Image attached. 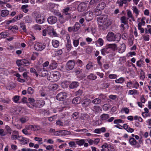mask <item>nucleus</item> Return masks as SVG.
Segmentation results:
<instances>
[{
	"mask_svg": "<svg viewBox=\"0 0 151 151\" xmlns=\"http://www.w3.org/2000/svg\"><path fill=\"white\" fill-rule=\"evenodd\" d=\"M92 67V62H90L86 66V68L87 69L89 70Z\"/></svg>",
	"mask_w": 151,
	"mask_h": 151,
	"instance_id": "nucleus-63",
	"label": "nucleus"
},
{
	"mask_svg": "<svg viewBox=\"0 0 151 151\" xmlns=\"http://www.w3.org/2000/svg\"><path fill=\"white\" fill-rule=\"evenodd\" d=\"M144 63L143 60H140L137 61V65L138 67L140 68L144 65Z\"/></svg>",
	"mask_w": 151,
	"mask_h": 151,
	"instance_id": "nucleus-29",
	"label": "nucleus"
},
{
	"mask_svg": "<svg viewBox=\"0 0 151 151\" xmlns=\"http://www.w3.org/2000/svg\"><path fill=\"white\" fill-rule=\"evenodd\" d=\"M45 104L44 102L42 101L38 100L37 101V104L38 106L39 107H41L43 106Z\"/></svg>",
	"mask_w": 151,
	"mask_h": 151,
	"instance_id": "nucleus-50",
	"label": "nucleus"
},
{
	"mask_svg": "<svg viewBox=\"0 0 151 151\" xmlns=\"http://www.w3.org/2000/svg\"><path fill=\"white\" fill-rule=\"evenodd\" d=\"M142 37L144 40L145 41H148L150 40L149 36L148 35H143Z\"/></svg>",
	"mask_w": 151,
	"mask_h": 151,
	"instance_id": "nucleus-58",
	"label": "nucleus"
},
{
	"mask_svg": "<svg viewBox=\"0 0 151 151\" xmlns=\"http://www.w3.org/2000/svg\"><path fill=\"white\" fill-rule=\"evenodd\" d=\"M45 46L40 43H37L34 45V49L36 50L40 51L45 48Z\"/></svg>",
	"mask_w": 151,
	"mask_h": 151,
	"instance_id": "nucleus-4",
	"label": "nucleus"
},
{
	"mask_svg": "<svg viewBox=\"0 0 151 151\" xmlns=\"http://www.w3.org/2000/svg\"><path fill=\"white\" fill-rule=\"evenodd\" d=\"M93 109L96 111H101V109L100 106H95L93 107Z\"/></svg>",
	"mask_w": 151,
	"mask_h": 151,
	"instance_id": "nucleus-55",
	"label": "nucleus"
},
{
	"mask_svg": "<svg viewBox=\"0 0 151 151\" xmlns=\"http://www.w3.org/2000/svg\"><path fill=\"white\" fill-rule=\"evenodd\" d=\"M8 33L6 32H2L0 33V39L5 38L8 35Z\"/></svg>",
	"mask_w": 151,
	"mask_h": 151,
	"instance_id": "nucleus-30",
	"label": "nucleus"
},
{
	"mask_svg": "<svg viewBox=\"0 0 151 151\" xmlns=\"http://www.w3.org/2000/svg\"><path fill=\"white\" fill-rule=\"evenodd\" d=\"M34 28L36 30H41V26L40 25L36 24L34 26Z\"/></svg>",
	"mask_w": 151,
	"mask_h": 151,
	"instance_id": "nucleus-45",
	"label": "nucleus"
},
{
	"mask_svg": "<svg viewBox=\"0 0 151 151\" xmlns=\"http://www.w3.org/2000/svg\"><path fill=\"white\" fill-rule=\"evenodd\" d=\"M32 129V131H36L39 130L41 128L39 126L33 125Z\"/></svg>",
	"mask_w": 151,
	"mask_h": 151,
	"instance_id": "nucleus-42",
	"label": "nucleus"
},
{
	"mask_svg": "<svg viewBox=\"0 0 151 151\" xmlns=\"http://www.w3.org/2000/svg\"><path fill=\"white\" fill-rule=\"evenodd\" d=\"M125 79V78L121 77L118 79L115 80V81L116 83H122L124 81Z\"/></svg>",
	"mask_w": 151,
	"mask_h": 151,
	"instance_id": "nucleus-28",
	"label": "nucleus"
},
{
	"mask_svg": "<svg viewBox=\"0 0 151 151\" xmlns=\"http://www.w3.org/2000/svg\"><path fill=\"white\" fill-rule=\"evenodd\" d=\"M11 101V100L9 98L6 99H1V101L6 104H9Z\"/></svg>",
	"mask_w": 151,
	"mask_h": 151,
	"instance_id": "nucleus-51",
	"label": "nucleus"
},
{
	"mask_svg": "<svg viewBox=\"0 0 151 151\" xmlns=\"http://www.w3.org/2000/svg\"><path fill=\"white\" fill-rule=\"evenodd\" d=\"M47 80L50 81L52 82H55V79H54L55 78L52 73V74L50 73V74H48L47 75Z\"/></svg>",
	"mask_w": 151,
	"mask_h": 151,
	"instance_id": "nucleus-18",
	"label": "nucleus"
},
{
	"mask_svg": "<svg viewBox=\"0 0 151 151\" xmlns=\"http://www.w3.org/2000/svg\"><path fill=\"white\" fill-rule=\"evenodd\" d=\"M126 49L125 45L124 43L122 44L119 49V52L121 53H122L125 51Z\"/></svg>",
	"mask_w": 151,
	"mask_h": 151,
	"instance_id": "nucleus-17",
	"label": "nucleus"
},
{
	"mask_svg": "<svg viewBox=\"0 0 151 151\" xmlns=\"http://www.w3.org/2000/svg\"><path fill=\"white\" fill-rule=\"evenodd\" d=\"M35 20L37 23L42 24L45 22V19L44 17L42 16L41 14H39L36 15Z\"/></svg>",
	"mask_w": 151,
	"mask_h": 151,
	"instance_id": "nucleus-3",
	"label": "nucleus"
},
{
	"mask_svg": "<svg viewBox=\"0 0 151 151\" xmlns=\"http://www.w3.org/2000/svg\"><path fill=\"white\" fill-rule=\"evenodd\" d=\"M82 69L80 68H78L76 69V75L82 74Z\"/></svg>",
	"mask_w": 151,
	"mask_h": 151,
	"instance_id": "nucleus-52",
	"label": "nucleus"
},
{
	"mask_svg": "<svg viewBox=\"0 0 151 151\" xmlns=\"http://www.w3.org/2000/svg\"><path fill=\"white\" fill-rule=\"evenodd\" d=\"M86 20L88 21L91 20L93 17V13L92 12H87L85 15Z\"/></svg>",
	"mask_w": 151,
	"mask_h": 151,
	"instance_id": "nucleus-11",
	"label": "nucleus"
},
{
	"mask_svg": "<svg viewBox=\"0 0 151 151\" xmlns=\"http://www.w3.org/2000/svg\"><path fill=\"white\" fill-rule=\"evenodd\" d=\"M8 29L10 30L15 29L17 30L18 29V27L16 25H14L12 26H10L8 28Z\"/></svg>",
	"mask_w": 151,
	"mask_h": 151,
	"instance_id": "nucleus-61",
	"label": "nucleus"
},
{
	"mask_svg": "<svg viewBox=\"0 0 151 151\" xmlns=\"http://www.w3.org/2000/svg\"><path fill=\"white\" fill-rule=\"evenodd\" d=\"M5 129L7 132V133H9L11 134L12 133V130L11 128L8 125H6L5 127Z\"/></svg>",
	"mask_w": 151,
	"mask_h": 151,
	"instance_id": "nucleus-38",
	"label": "nucleus"
},
{
	"mask_svg": "<svg viewBox=\"0 0 151 151\" xmlns=\"http://www.w3.org/2000/svg\"><path fill=\"white\" fill-rule=\"evenodd\" d=\"M126 0H120L119 1H117L116 3L119 4V6L122 7L124 4H125L127 3Z\"/></svg>",
	"mask_w": 151,
	"mask_h": 151,
	"instance_id": "nucleus-31",
	"label": "nucleus"
},
{
	"mask_svg": "<svg viewBox=\"0 0 151 151\" xmlns=\"http://www.w3.org/2000/svg\"><path fill=\"white\" fill-rule=\"evenodd\" d=\"M60 131V134L61 136H64L70 134V132L65 130H61Z\"/></svg>",
	"mask_w": 151,
	"mask_h": 151,
	"instance_id": "nucleus-27",
	"label": "nucleus"
},
{
	"mask_svg": "<svg viewBox=\"0 0 151 151\" xmlns=\"http://www.w3.org/2000/svg\"><path fill=\"white\" fill-rule=\"evenodd\" d=\"M25 22L27 23L30 22L32 21L31 18L29 16H27L25 17Z\"/></svg>",
	"mask_w": 151,
	"mask_h": 151,
	"instance_id": "nucleus-48",
	"label": "nucleus"
},
{
	"mask_svg": "<svg viewBox=\"0 0 151 151\" xmlns=\"http://www.w3.org/2000/svg\"><path fill=\"white\" fill-rule=\"evenodd\" d=\"M132 8L134 13L136 14L135 16L136 17H137L138 15L139 14L140 11L137 8L136 6H133Z\"/></svg>",
	"mask_w": 151,
	"mask_h": 151,
	"instance_id": "nucleus-22",
	"label": "nucleus"
},
{
	"mask_svg": "<svg viewBox=\"0 0 151 151\" xmlns=\"http://www.w3.org/2000/svg\"><path fill=\"white\" fill-rule=\"evenodd\" d=\"M34 90L31 87H29L27 89V93L29 94H32L34 93Z\"/></svg>",
	"mask_w": 151,
	"mask_h": 151,
	"instance_id": "nucleus-49",
	"label": "nucleus"
},
{
	"mask_svg": "<svg viewBox=\"0 0 151 151\" xmlns=\"http://www.w3.org/2000/svg\"><path fill=\"white\" fill-rule=\"evenodd\" d=\"M41 73H40V76H45L46 75L47 73V70H45V69H42L41 70Z\"/></svg>",
	"mask_w": 151,
	"mask_h": 151,
	"instance_id": "nucleus-34",
	"label": "nucleus"
},
{
	"mask_svg": "<svg viewBox=\"0 0 151 151\" xmlns=\"http://www.w3.org/2000/svg\"><path fill=\"white\" fill-rule=\"evenodd\" d=\"M75 25L73 27H69L68 28V30L70 32L75 31Z\"/></svg>",
	"mask_w": 151,
	"mask_h": 151,
	"instance_id": "nucleus-56",
	"label": "nucleus"
},
{
	"mask_svg": "<svg viewBox=\"0 0 151 151\" xmlns=\"http://www.w3.org/2000/svg\"><path fill=\"white\" fill-rule=\"evenodd\" d=\"M20 96H15L13 97L12 100L15 103H17L19 99Z\"/></svg>",
	"mask_w": 151,
	"mask_h": 151,
	"instance_id": "nucleus-36",
	"label": "nucleus"
},
{
	"mask_svg": "<svg viewBox=\"0 0 151 151\" xmlns=\"http://www.w3.org/2000/svg\"><path fill=\"white\" fill-rule=\"evenodd\" d=\"M100 99L98 98H96L93 100L92 101V103L95 104H98L101 102Z\"/></svg>",
	"mask_w": 151,
	"mask_h": 151,
	"instance_id": "nucleus-33",
	"label": "nucleus"
},
{
	"mask_svg": "<svg viewBox=\"0 0 151 151\" xmlns=\"http://www.w3.org/2000/svg\"><path fill=\"white\" fill-rule=\"evenodd\" d=\"M18 140L20 142L21 144L24 145L27 143L29 139L24 137L22 136H18Z\"/></svg>",
	"mask_w": 151,
	"mask_h": 151,
	"instance_id": "nucleus-8",
	"label": "nucleus"
},
{
	"mask_svg": "<svg viewBox=\"0 0 151 151\" xmlns=\"http://www.w3.org/2000/svg\"><path fill=\"white\" fill-rule=\"evenodd\" d=\"M18 136L19 135V132L16 131H13L12 134L11 136V139L12 140L19 139Z\"/></svg>",
	"mask_w": 151,
	"mask_h": 151,
	"instance_id": "nucleus-13",
	"label": "nucleus"
},
{
	"mask_svg": "<svg viewBox=\"0 0 151 151\" xmlns=\"http://www.w3.org/2000/svg\"><path fill=\"white\" fill-rule=\"evenodd\" d=\"M86 7V4L84 3L80 4L77 8L78 11L80 12L83 11L85 10Z\"/></svg>",
	"mask_w": 151,
	"mask_h": 151,
	"instance_id": "nucleus-10",
	"label": "nucleus"
},
{
	"mask_svg": "<svg viewBox=\"0 0 151 151\" xmlns=\"http://www.w3.org/2000/svg\"><path fill=\"white\" fill-rule=\"evenodd\" d=\"M28 120L27 117H22L20 118V120L22 123H24L26 122Z\"/></svg>",
	"mask_w": 151,
	"mask_h": 151,
	"instance_id": "nucleus-43",
	"label": "nucleus"
},
{
	"mask_svg": "<svg viewBox=\"0 0 151 151\" xmlns=\"http://www.w3.org/2000/svg\"><path fill=\"white\" fill-rule=\"evenodd\" d=\"M7 134V132L4 131L2 129H0V135L1 136H4Z\"/></svg>",
	"mask_w": 151,
	"mask_h": 151,
	"instance_id": "nucleus-47",
	"label": "nucleus"
},
{
	"mask_svg": "<svg viewBox=\"0 0 151 151\" xmlns=\"http://www.w3.org/2000/svg\"><path fill=\"white\" fill-rule=\"evenodd\" d=\"M114 123L115 124L124 123V121L121 119H116L114 121Z\"/></svg>",
	"mask_w": 151,
	"mask_h": 151,
	"instance_id": "nucleus-53",
	"label": "nucleus"
},
{
	"mask_svg": "<svg viewBox=\"0 0 151 151\" xmlns=\"http://www.w3.org/2000/svg\"><path fill=\"white\" fill-rule=\"evenodd\" d=\"M47 21L48 23L50 24H53L57 22V18L55 16H50L47 18Z\"/></svg>",
	"mask_w": 151,
	"mask_h": 151,
	"instance_id": "nucleus-6",
	"label": "nucleus"
},
{
	"mask_svg": "<svg viewBox=\"0 0 151 151\" xmlns=\"http://www.w3.org/2000/svg\"><path fill=\"white\" fill-rule=\"evenodd\" d=\"M100 118L102 121H105L109 118V116L108 114H104L100 116Z\"/></svg>",
	"mask_w": 151,
	"mask_h": 151,
	"instance_id": "nucleus-23",
	"label": "nucleus"
},
{
	"mask_svg": "<svg viewBox=\"0 0 151 151\" xmlns=\"http://www.w3.org/2000/svg\"><path fill=\"white\" fill-rule=\"evenodd\" d=\"M47 32H48V34L50 35L52 32L54 31V29L52 28L51 27H48L47 28Z\"/></svg>",
	"mask_w": 151,
	"mask_h": 151,
	"instance_id": "nucleus-41",
	"label": "nucleus"
},
{
	"mask_svg": "<svg viewBox=\"0 0 151 151\" xmlns=\"http://www.w3.org/2000/svg\"><path fill=\"white\" fill-rule=\"evenodd\" d=\"M69 10V8L67 7L63 9V13L66 15H68L69 13L68 12Z\"/></svg>",
	"mask_w": 151,
	"mask_h": 151,
	"instance_id": "nucleus-59",
	"label": "nucleus"
},
{
	"mask_svg": "<svg viewBox=\"0 0 151 151\" xmlns=\"http://www.w3.org/2000/svg\"><path fill=\"white\" fill-rule=\"evenodd\" d=\"M101 54L103 55H104L106 54L109 53L110 51V49L108 48L107 46L101 50Z\"/></svg>",
	"mask_w": 151,
	"mask_h": 151,
	"instance_id": "nucleus-16",
	"label": "nucleus"
},
{
	"mask_svg": "<svg viewBox=\"0 0 151 151\" xmlns=\"http://www.w3.org/2000/svg\"><path fill=\"white\" fill-rule=\"evenodd\" d=\"M66 94L65 93L60 92L57 95L56 98L58 100L63 101L66 98Z\"/></svg>",
	"mask_w": 151,
	"mask_h": 151,
	"instance_id": "nucleus-7",
	"label": "nucleus"
},
{
	"mask_svg": "<svg viewBox=\"0 0 151 151\" xmlns=\"http://www.w3.org/2000/svg\"><path fill=\"white\" fill-rule=\"evenodd\" d=\"M9 14V12L6 10H3L1 12V15L2 17H5L8 15Z\"/></svg>",
	"mask_w": 151,
	"mask_h": 151,
	"instance_id": "nucleus-25",
	"label": "nucleus"
},
{
	"mask_svg": "<svg viewBox=\"0 0 151 151\" xmlns=\"http://www.w3.org/2000/svg\"><path fill=\"white\" fill-rule=\"evenodd\" d=\"M101 11V10H99L97 9L96 8L94 12V14L97 16L100 15L101 14L102 12Z\"/></svg>",
	"mask_w": 151,
	"mask_h": 151,
	"instance_id": "nucleus-44",
	"label": "nucleus"
},
{
	"mask_svg": "<svg viewBox=\"0 0 151 151\" xmlns=\"http://www.w3.org/2000/svg\"><path fill=\"white\" fill-rule=\"evenodd\" d=\"M75 65V63L74 61L70 60L68 61L65 66V68L67 70H70L72 69Z\"/></svg>",
	"mask_w": 151,
	"mask_h": 151,
	"instance_id": "nucleus-5",
	"label": "nucleus"
},
{
	"mask_svg": "<svg viewBox=\"0 0 151 151\" xmlns=\"http://www.w3.org/2000/svg\"><path fill=\"white\" fill-rule=\"evenodd\" d=\"M22 65H27L26 64H28V65H29L31 63V62H29L27 60H26L25 59H23L22 60Z\"/></svg>",
	"mask_w": 151,
	"mask_h": 151,
	"instance_id": "nucleus-40",
	"label": "nucleus"
},
{
	"mask_svg": "<svg viewBox=\"0 0 151 151\" xmlns=\"http://www.w3.org/2000/svg\"><path fill=\"white\" fill-rule=\"evenodd\" d=\"M52 43L53 47L55 48L58 47L60 44L59 41L55 40H52Z\"/></svg>",
	"mask_w": 151,
	"mask_h": 151,
	"instance_id": "nucleus-21",
	"label": "nucleus"
},
{
	"mask_svg": "<svg viewBox=\"0 0 151 151\" xmlns=\"http://www.w3.org/2000/svg\"><path fill=\"white\" fill-rule=\"evenodd\" d=\"M20 27L23 30L24 32H26L27 29L26 27V26L23 24H20Z\"/></svg>",
	"mask_w": 151,
	"mask_h": 151,
	"instance_id": "nucleus-60",
	"label": "nucleus"
},
{
	"mask_svg": "<svg viewBox=\"0 0 151 151\" xmlns=\"http://www.w3.org/2000/svg\"><path fill=\"white\" fill-rule=\"evenodd\" d=\"M97 21L99 25L100 26L104 25L108 27L111 24V20L108 19V15L106 14L98 17Z\"/></svg>",
	"mask_w": 151,
	"mask_h": 151,
	"instance_id": "nucleus-1",
	"label": "nucleus"
},
{
	"mask_svg": "<svg viewBox=\"0 0 151 151\" xmlns=\"http://www.w3.org/2000/svg\"><path fill=\"white\" fill-rule=\"evenodd\" d=\"M25 128V129L22 130V132L26 135H30L31 134V132H29Z\"/></svg>",
	"mask_w": 151,
	"mask_h": 151,
	"instance_id": "nucleus-37",
	"label": "nucleus"
},
{
	"mask_svg": "<svg viewBox=\"0 0 151 151\" xmlns=\"http://www.w3.org/2000/svg\"><path fill=\"white\" fill-rule=\"evenodd\" d=\"M38 54L37 53H34L32 56L31 58V59L32 60H35L36 58V56H38Z\"/></svg>",
	"mask_w": 151,
	"mask_h": 151,
	"instance_id": "nucleus-57",
	"label": "nucleus"
},
{
	"mask_svg": "<svg viewBox=\"0 0 151 151\" xmlns=\"http://www.w3.org/2000/svg\"><path fill=\"white\" fill-rule=\"evenodd\" d=\"M121 35L119 33L115 35L111 32H109L106 36V39L108 41L119 42L121 39Z\"/></svg>",
	"mask_w": 151,
	"mask_h": 151,
	"instance_id": "nucleus-2",
	"label": "nucleus"
},
{
	"mask_svg": "<svg viewBox=\"0 0 151 151\" xmlns=\"http://www.w3.org/2000/svg\"><path fill=\"white\" fill-rule=\"evenodd\" d=\"M120 20L122 23H123L124 24H127L128 22L125 16L122 17L120 18Z\"/></svg>",
	"mask_w": 151,
	"mask_h": 151,
	"instance_id": "nucleus-32",
	"label": "nucleus"
},
{
	"mask_svg": "<svg viewBox=\"0 0 151 151\" xmlns=\"http://www.w3.org/2000/svg\"><path fill=\"white\" fill-rule=\"evenodd\" d=\"M91 103V100L88 99H84L82 102V105L83 107L88 106Z\"/></svg>",
	"mask_w": 151,
	"mask_h": 151,
	"instance_id": "nucleus-9",
	"label": "nucleus"
},
{
	"mask_svg": "<svg viewBox=\"0 0 151 151\" xmlns=\"http://www.w3.org/2000/svg\"><path fill=\"white\" fill-rule=\"evenodd\" d=\"M66 47L67 50L68 52L70 51V50L72 48V47H71L70 42L68 41L67 42Z\"/></svg>",
	"mask_w": 151,
	"mask_h": 151,
	"instance_id": "nucleus-46",
	"label": "nucleus"
},
{
	"mask_svg": "<svg viewBox=\"0 0 151 151\" xmlns=\"http://www.w3.org/2000/svg\"><path fill=\"white\" fill-rule=\"evenodd\" d=\"M68 81H64L61 83V85L63 88L66 87L68 86Z\"/></svg>",
	"mask_w": 151,
	"mask_h": 151,
	"instance_id": "nucleus-54",
	"label": "nucleus"
},
{
	"mask_svg": "<svg viewBox=\"0 0 151 151\" xmlns=\"http://www.w3.org/2000/svg\"><path fill=\"white\" fill-rule=\"evenodd\" d=\"M84 142V141L83 140H79L78 139H76V143L80 146L83 145Z\"/></svg>",
	"mask_w": 151,
	"mask_h": 151,
	"instance_id": "nucleus-39",
	"label": "nucleus"
},
{
	"mask_svg": "<svg viewBox=\"0 0 151 151\" xmlns=\"http://www.w3.org/2000/svg\"><path fill=\"white\" fill-rule=\"evenodd\" d=\"M107 46L109 49H111L113 50H114L117 47L116 45L115 44H109Z\"/></svg>",
	"mask_w": 151,
	"mask_h": 151,
	"instance_id": "nucleus-26",
	"label": "nucleus"
},
{
	"mask_svg": "<svg viewBox=\"0 0 151 151\" xmlns=\"http://www.w3.org/2000/svg\"><path fill=\"white\" fill-rule=\"evenodd\" d=\"M99 44L101 46L104 44V41L101 38H99L97 40Z\"/></svg>",
	"mask_w": 151,
	"mask_h": 151,
	"instance_id": "nucleus-64",
	"label": "nucleus"
},
{
	"mask_svg": "<svg viewBox=\"0 0 151 151\" xmlns=\"http://www.w3.org/2000/svg\"><path fill=\"white\" fill-rule=\"evenodd\" d=\"M57 66V64L53 61L50 64L49 66V68L50 70H52L56 68Z\"/></svg>",
	"mask_w": 151,
	"mask_h": 151,
	"instance_id": "nucleus-20",
	"label": "nucleus"
},
{
	"mask_svg": "<svg viewBox=\"0 0 151 151\" xmlns=\"http://www.w3.org/2000/svg\"><path fill=\"white\" fill-rule=\"evenodd\" d=\"M69 86L70 88L73 89L75 88L76 87V82H73L70 84Z\"/></svg>",
	"mask_w": 151,
	"mask_h": 151,
	"instance_id": "nucleus-62",
	"label": "nucleus"
},
{
	"mask_svg": "<svg viewBox=\"0 0 151 151\" xmlns=\"http://www.w3.org/2000/svg\"><path fill=\"white\" fill-rule=\"evenodd\" d=\"M129 143L132 145H135L137 144V142L135 139L132 137H130L129 140Z\"/></svg>",
	"mask_w": 151,
	"mask_h": 151,
	"instance_id": "nucleus-24",
	"label": "nucleus"
},
{
	"mask_svg": "<svg viewBox=\"0 0 151 151\" xmlns=\"http://www.w3.org/2000/svg\"><path fill=\"white\" fill-rule=\"evenodd\" d=\"M56 15L59 17L58 19L61 24H63L65 22V20L64 19L63 16L60 13H58Z\"/></svg>",
	"mask_w": 151,
	"mask_h": 151,
	"instance_id": "nucleus-15",
	"label": "nucleus"
},
{
	"mask_svg": "<svg viewBox=\"0 0 151 151\" xmlns=\"http://www.w3.org/2000/svg\"><path fill=\"white\" fill-rule=\"evenodd\" d=\"M88 78L91 80H95L96 78V76L94 75L93 74H91L87 77Z\"/></svg>",
	"mask_w": 151,
	"mask_h": 151,
	"instance_id": "nucleus-35",
	"label": "nucleus"
},
{
	"mask_svg": "<svg viewBox=\"0 0 151 151\" xmlns=\"http://www.w3.org/2000/svg\"><path fill=\"white\" fill-rule=\"evenodd\" d=\"M55 81H57L60 77V74L59 72L58 71H55L52 72Z\"/></svg>",
	"mask_w": 151,
	"mask_h": 151,
	"instance_id": "nucleus-14",
	"label": "nucleus"
},
{
	"mask_svg": "<svg viewBox=\"0 0 151 151\" xmlns=\"http://www.w3.org/2000/svg\"><path fill=\"white\" fill-rule=\"evenodd\" d=\"M106 6L105 3L101 2L99 3L97 5L96 8L99 10H102Z\"/></svg>",
	"mask_w": 151,
	"mask_h": 151,
	"instance_id": "nucleus-12",
	"label": "nucleus"
},
{
	"mask_svg": "<svg viewBox=\"0 0 151 151\" xmlns=\"http://www.w3.org/2000/svg\"><path fill=\"white\" fill-rule=\"evenodd\" d=\"M127 16L128 17V18L127 19L128 20L129 18H130L132 19L133 21H135V19L134 17L133 16L132 13L130 10H127Z\"/></svg>",
	"mask_w": 151,
	"mask_h": 151,
	"instance_id": "nucleus-19",
	"label": "nucleus"
}]
</instances>
